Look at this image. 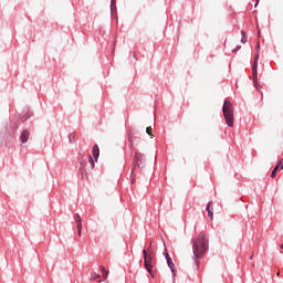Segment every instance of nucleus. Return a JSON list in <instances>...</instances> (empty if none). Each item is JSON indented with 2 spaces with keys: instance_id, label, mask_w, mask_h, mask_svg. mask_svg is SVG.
Wrapping results in <instances>:
<instances>
[{
  "instance_id": "39448f33",
  "label": "nucleus",
  "mask_w": 283,
  "mask_h": 283,
  "mask_svg": "<svg viewBox=\"0 0 283 283\" xmlns=\"http://www.w3.org/2000/svg\"><path fill=\"white\" fill-rule=\"evenodd\" d=\"M98 156H101V149L98 148V145L95 144L93 146V157L91 155H88V164L91 166V169H94V167H95L94 160H95V163H97Z\"/></svg>"
},
{
  "instance_id": "20e7f679",
  "label": "nucleus",
  "mask_w": 283,
  "mask_h": 283,
  "mask_svg": "<svg viewBox=\"0 0 283 283\" xmlns=\"http://www.w3.org/2000/svg\"><path fill=\"white\" fill-rule=\"evenodd\" d=\"M133 165L134 167L132 168L130 178L136 177V174H134V170L136 169V167H138L139 169H143V165H145V156L140 153H135Z\"/></svg>"
},
{
  "instance_id": "f257e3e1",
  "label": "nucleus",
  "mask_w": 283,
  "mask_h": 283,
  "mask_svg": "<svg viewBox=\"0 0 283 283\" xmlns=\"http://www.w3.org/2000/svg\"><path fill=\"white\" fill-rule=\"evenodd\" d=\"M207 251H209V237L201 232L197 238L192 239V253L197 268L200 266V260L205 258Z\"/></svg>"
},
{
  "instance_id": "423d86ee",
  "label": "nucleus",
  "mask_w": 283,
  "mask_h": 283,
  "mask_svg": "<svg viewBox=\"0 0 283 283\" xmlns=\"http://www.w3.org/2000/svg\"><path fill=\"white\" fill-rule=\"evenodd\" d=\"M260 55L256 54L255 60L252 65V78L254 86L258 87V59Z\"/></svg>"
},
{
  "instance_id": "4468645a",
  "label": "nucleus",
  "mask_w": 283,
  "mask_h": 283,
  "mask_svg": "<svg viewBox=\"0 0 283 283\" xmlns=\"http://www.w3.org/2000/svg\"><path fill=\"white\" fill-rule=\"evenodd\" d=\"M116 10V0H111V12H114Z\"/></svg>"
},
{
  "instance_id": "6ab92c4d",
  "label": "nucleus",
  "mask_w": 283,
  "mask_h": 283,
  "mask_svg": "<svg viewBox=\"0 0 283 283\" xmlns=\"http://www.w3.org/2000/svg\"><path fill=\"white\" fill-rule=\"evenodd\" d=\"M69 140H70V143H73V140H74V134H70Z\"/></svg>"
},
{
  "instance_id": "4be33fe9",
  "label": "nucleus",
  "mask_w": 283,
  "mask_h": 283,
  "mask_svg": "<svg viewBox=\"0 0 283 283\" xmlns=\"http://www.w3.org/2000/svg\"><path fill=\"white\" fill-rule=\"evenodd\" d=\"M260 2V0H256V3H259Z\"/></svg>"
},
{
  "instance_id": "6e6552de",
  "label": "nucleus",
  "mask_w": 283,
  "mask_h": 283,
  "mask_svg": "<svg viewBox=\"0 0 283 283\" xmlns=\"http://www.w3.org/2000/svg\"><path fill=\"white\" fill-rule=\"evenodd\" d=\"M166 260H167V265L169 266L172 275H176V265L174 264V261L171 260V256H169V253H164Z\"/></svg>"
},
{
  "instance_id": "ddd939ff",
  "label": "nucleus",
  "mask_w": 283,
  "mask_h": 283,
  "mask_svg": "<svg viewBox=\"0 0 283 283\" xmlns=\"http://www.w3.org/2000/svg\"><path fill=\"white\" fill-rule=\"evenodd\" d=\"M277 171H280V166H275L271 172V178H275L277 176Z\"/></svg>"
},
{
  "instance_id": "dca6fc26",
  "label": "nucleus",
  "mask_w": 283,
  "mask_h": 283,
  "mask_svg": "<svg viewBox=\"0 0 283 283\" xmlns=\"http://www.w3.org/2000/svg\"><path fill=\"white\" fill-rule=\"evenodd\" d=\"M276 167H279V169H281L283 171V161H282V159L279 160Z\"/></svg>"
},
{
  "instance_id": "9b49d317",
  "label": "nucleus",
  "mask_w": 283,
  "mask_h": 283,
  "mask_svg": "<svg viewBox=\"0 0 283 283\" xmlns=\"http://www.w3.org/2000/svg\"><path fill=\"white\" fill-rule=\"evenodd\" d=\"M87 165V161L81 159L80 160V167H81V171H82V176L85 172V166Z\"/></svg>"
},
{
  "instance_id": "aec40b11",
  "label": "nucleus",
  "mask_w": 283,
  "mask_h": 283,
  "mask_svg": "<svg viewBox=\"0 0 283 283\" xmlns=\"http://www.w3.org/2000/svg\"><path fill=\"white\" fill-rule=\"evenodd\" d=\"M242 46L241 45H237L235 49H233L232 52H238V50H240Z\"/></svg>"
},
{
  "instance_id": "2eb2a0df",
  "label": "nucleus",
  "mask_w": 283,
  "mask_h": 283,
  "mask_svg": "<svg viewBox=\"0 0 283 283\" xmlns=\"http://www.w3.org/2000/svg\"><path fill=\"white\" fill-rule=\"evenodd\" d=\"M241 35H242L241 43H247V32L241 31Z\"/></svg>"
},
{
  "instance_id": "1a4fd4ad",
  "label": "nucleus",
  "mask_w": 283,
  "mask_h": 283,
  "mask_svg": "<svg viewBox=\"0 0 283 283\" xmlns=\"http://www.w3.org/2000/svg\"><path fill=\"white\" fill-rule=\"evenodd\" d=\"M74 220L77 224V234L81 237V233L83 231V222L81 221V214L76 213L74 216Z\"/></svg>"
},
{
  "instance_id": "7ed1b4c3",
  "label": "nucleus",
  "mask_w": 283,
  "mask_h": 283,
  "mask_svg": "<svg viewBox=\"0 0 283 283\" xmlns=\"http://www.w3.org/2000/svg\"><path fill=\"white\" fill-rule=\"evenodd\" d=\"M222 112L228 127H233V104L229 99L224 101Z\"/></svg>"
},
{
  "instance_id": "f03ea898",
  "label": "nucleus",
  "mask_w": 283,
  "mask_h": 283,
  "mask_svg": "<svg viewBox=\"0 0 283 283\" xmlns=\"http://www.w3.org/2000/svg\"><path fill=\"white\" fill-rule=\"evenodd\" d=\"M144 255V266L146 271L154 275V266H156V260H154V255L151 254V243L147 250H143Z\"/></svg>"
},
{
  "instance_id": "412c9836",
  "label": "nucleus",
  "mask_w": 283,
  "mask_h": 283,
  "mask_svg": "<svg viewBox=\"0 0 283 283\" xmlns=\"http://www.w3.org/2000/svg\"><path fill=\"white\" fill-rule=\"evenodd\" d=\"M250 260H253V255H252V256H250Z\"/></svg>"
},
{
  "instance_id": "f3484780",
  "label": "nucleus",
  "mask_w": 283,
  "mask_h": 283,
  "mask_svg": "<svg viewBox=\"0 0 283 283\" xmlns=\"http://www.w3.org/2000/svg\"><path fill=\"white\" fill-rule=\"evenodd\" d=\"M99 277H101V274H96V272L92 274V280H98Z\"/></svg>"
},
{
  "instance_id": "0eeeda50",
  "label": "nucleus",
  "mask_w": 283,
  "mask_h": 283,
  "mask_svg": "<svg viewBox=\"0 0 283 283\" xmlns=\"http://www.w3.org/2000/svg\"><path fill=\"white\" fill-rule=\"evenodd\" d=\"M29 139H30V130L29 129L22 130L20 136L21 147H25V143H28Z\"/></svg>"
},
{
  "instance_id": "9d476101",
  "label": "nucleus",
  "mask_w": 283,
  "mask_h": 283,
  "mask_svg": "<svg viewBox=\"0 0 283 283\" xmlns=\"http://www.w3.org/2000/svg\"><path fill=\"white\" fill-rule=\"evenodd\" d=\"M206 211L208 212V218H210V220H213V203L211 201L208 202Z\"/></svg>"
},
{
  "instance_id": "a211bd4d",
  "label": "nucleus",
  "mask_w": 283,
  "mask_h": 283,
  "mask_svg": "<svg viewBox=\"0 0 283 283\" xmlns=\"http://www.w3.org/2000/svg\"><path fill=\"white\" fill-rule=\"evenodd\" d=\"M146 134H148V136H153V135H151V126H149V127L146 128Z\"/></svg>"
},
{
  "instance_id": "f8f14e48",
  "label": "nucleus",
  "mask_w": 283,
  "mask_h": 283,
  "mask_svg": "<svg viewBox=\"0 0 283 283\" xmlns=\"http://www.w3.org/2000/svg\"><path fill=\"white\" fill-rule=\"evenodd\" d=\"M99 269H101L104 280H107V275H109V271H106L105 266H101Z\"/></svg>"
}]
</instances>
